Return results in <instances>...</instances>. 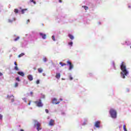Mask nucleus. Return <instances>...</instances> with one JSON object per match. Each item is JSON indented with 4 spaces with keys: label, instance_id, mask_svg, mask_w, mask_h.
I'll list each match as a JSON object with an SVG mask.
<instances>
[{
    "label": "nucleus",
    "instance_id": "c756f323",
    "mask_svg": "<svg viewBox=\"0 0 131 131\" xmlns=\"http://www.w3.org/2000/svg\"><path fill=\"white\" fill-rule=\"evenodd\" d=\"M69 46H71V47H72V45H73V42H69Z\"/></svg>",
    "mask_w": 131,
    "mask_h": 131
},
{
    "label": "nucleus",
    "instance_id": "e433bc0d",
    "mask_svg": "<svg viewBox=\"0 0 131 131\" xmlns=\"http://www.w3.org/2000/svg\"><path fill=\"white\" fill-rule=\"evenodd\" d=\"M3 74L2 73L0 72V76H3Z\"/></svg>",
    "mask_w": 131,
    "mask_h": 131
},
{
    "label": "nucleus",
    "instance_id": "4be33fe9",
    "mask_svg": "<svg viewBox=\"0 0 131 131\" xmlns=\"http://www.w3.org/2000/svg\"><path fill=\"white\" fill-rule=\"evenodd\" d=\"M19 85V83L17 82H16L14 84V88H17Z\"/></svg>",
    "mask_w": 131,
    "mask_h": 131
},
{
    "label": "nucleus",
    "instance_id": "393cba45",
    "mask_svg": "<svg viewBox=\"0 0 131 131\" xmlns=\"http://www.w3.org/2000/svg\"><path fill=\"white\" fill-rule=\"evenodd\" d=\"M123 129L124 131H127V129H126V127H125V125H123Z\"/></svg>",
    "mask_w": 131,
    "mask_h": 131
},
{
    "label": "nucleus",
    "instance_id": "58836bf2",
    "mask_svg": "<svg viewBox=\"0 0 131 131\" xmlns=\"http://www.w3.org/2000/svg\"><path fill=\"white\" fill-rule=\"evenodd\" d=\"M126 92H129V89H126Z\"/></svg>",
    "mask_w": 131,
    "mask_h": 131
},
{
    "label": "nucleus",
    "instance_id": "4468645a",
    "mask_svg": "<svg viewBox=\"0 0 131 131\" xmlns=\"http://www.w3.org/2000/svg\"><path fill=\"white\" fill-rule=\"evenodd\" d=\"M43 71V70L41 68H38V72L39 73H41Z\"/></svg>",
    "mask_w": 131,
    "mask_h": 131
},
{
    "label": "nucleus",
    "instance_id": "7c9ffc66",
    "mask_svg": "<svg viewBox=\"0 0 131 131\" xmlns=\"http://www.w3.org/2000/svg\"><path fill=\"white\" fill-rule=\"evenodd\" d=\"M36 83L37 84H39V80H37L36 81Z\"/></svg>",
    "mask_w": 131,
    "mask_h": 131
},
{
    "label": "nucleus",
    "instance_id": "9b49d317",
    "mask_svg": "<svg viewBox=\"0 0 131 131\" xmlns=\"http://www.w3.org/2000/svg\"><path fill=\"white\" fill-rule=\"evenodd\" d=\"M17 74H18L20 76H23V77H24V75H25V74H24V73H23V72H18Z\"/></svg>",
    "mask_w": 131,
    "mask_h": 131
},
{
    "label": "nucleus",
    "instance_id": "473e14b6",
    "mask_svg": "<svg viewBox=\"0 0 131 131\" xmlns=\"http://www.w3.org/2000/svg\"><path fill=\"white\" fill-rule=\"evenodd\" d=\"M45 111H46V113H49V110L46 109Z\"/></svg>",
    "mask_w": 131,
    "mask_h": 131
},
{
    "label": "nucleus",
    "instance_id": "a19ab883",
    "mask_svg": "<svg viewBox=\"0 0 131 131\" xmlns=\"http://www.w3.org/2000/svg\"><path fill=\"white\" fill-rule=\"evenodd\" d=\"M59 3H62V0H59Z\"/></svg>",
    "mask_w": 131,
    "mask_h": 131
},
{
    "label": "nucleus",
    "instance_id": "f257e3e1",
    "mask_svg": "<svg viewBox=\"0 0 131 131\" xmlns=\"http://www.w3.org/2000/svg\"><path fill=\"white\" fill-rule=\"evenodd\" d=\"M121 70L122 72L121 73V77L122 78H125V76H127V74H128V71L126 70V66H125V63L124 62H122L120 66Z\"/></svg>",
    "mask_w": 131,
    "mask_h": 131
},
{
    "label": "nucleus",
    "instance_id": "f03ea898",
    "mask_svg": "<svg viewBox=\"0 0 131 131\" xmlns=\"http://www.w3.org/2000/svg\"><path fill=\"white\" fill-rule=\"evenodd\" d=\"M110 114L112 118H116L117 117V112L113 108L110 110Z\"/></svg>",
    "mask_w": 131,
    "mask_h": 131
},
{
    "label": "nucleus",
    "instance_id": "a211bd4d",
    "mask_svg": "<svg viewBox=\"0 0 131 131\" xmlns=\"http://www.w3.org/2000/svg\"><path fill=\"white\" fill-rule=\"evenodd\" d=\"M24 55H25V54L24 53H21L20 54H19L18 55V58H21V57H23V56H24Z\"/></svg>",
    "mask_w": 131,
    "mask_h": 131
},
{
    "label": "nucleus",
    "instance_id": "20e7f679",
    "mask_svg": "<svg viewBox=\"0 0 131 131\" xmlns=\"http://www.w3.org/2000/svg\"><path fill=\"white\" fill-rule=\"evenodd\" d=\"M35 103L37 107H42V106H43L42 103H41V100L40 99H39L38 101H35Z\"/></svg>",
    "mask_w": 131,
    "mask_h": 131
},
{
    "label": "nucleus",
    "instance_id": "b1692460",
    "mask_svg": "<svg viewBox=\"0 0 131 131\" xmlns=\"http://www.w3.org/2000/svg\"><path fill=\"white\" fill-rule=\"evenodd\" d=\"M20 37L18 36L17 38L14 39V41H17V40H19Z\"/></svg>",
    "mask_w": 131,
    "mask_h": 131
},
{
    "label": "nucleus",
    "instance_id": "de8ad7c7",
    "mask_svg": "<svg viewBox=\"0 0 131 131\" xmlns=\"http://www.w3.org/2000/svg\"><path fill=\"white\" fill-rule=\"evenodd\" d=\"M129 8H130V6H129Z\"/></svg>",
    "mask_w": 131,
    "mask_h": 131
},
{
    "label": "nucleus",
    "instance_id": "bb28decb",
    "mask_svg": "<svg viewBox=\"0 0 131 131\" xmlns=\"http://www.w3.org/2000/svg\"><path fill=\"white\" fill-rule=\"evenodd\" d=\"M52 39L54 41H56V39H55V36H52Z\"/></svg>",
    "mask_w": 131,
    "mask_h": 131
},
{
    "label": "nucleus",
    "instance_id": "c03bdc74",
    "mask_svg": "<svg viewBox=\"0 0 131 131\" xmlns=\"http://www.w3.org/2000/svg\"><path fill=\"white\" fill-rule=\"evenodd\" d=\"M25 99V102H27V101H26V98H24Z\"/></svg>",
    "mask_w": 131,
    "mask_h": 131
},
{
    "label": "nucleus",
    "instance_id": "dca6fc26",
    "mask_svg": "<svg viewBox=\"0 0 131 131\" xmlns=\"http://www.w3.org/2000/svg\"><path fill=\"white\" fill-rule=\"evenodd\" d=\"M59 64H60V65H61V66L62 67H63V66H66V63H63V62H59Z\"/></svg>",
    "mask_w": 131,
    "mask_h": 131
},
{
    "label": "nucleus",
    "instance_id": "c85d7f7f",
    "mask_svg": "<svg viewBox=\"0 0 131 131\" xmlns=\"http://www.w3.org/2000/svg\"><path fill=\"white\" fill-rule=\"evenodd\" d=\"M11 97H14V96H13V95H11V96L8 95V96H7L8 99H10V98H11Z\"/></svg>",
    "mask_w": 131,
    "mask_h": 131
},
{
    "label": "nucleus",
    "instance_id": "f704fd0d",
    "mask_svg": "<svg viewBox=\"0 0 131 131\" xmlns=\"http://www.w3.org/2000/svg\"><path fill=\"white\" fill-rule=\"evenodd\" d=\"M0 119H3V115L0 114Z\"/></svg>",
    "mask_w": 131,
    "mask_h": 131
},
{
    "label": "nucleus",
    "instance_id": "37998d69",
    "mask_svg": "<svg viewBox=\"0 0 131 131\" xmlns=\"http://www.w3.org/2000/svg\"><path fill=\"white\" fill-rule=\"evenodd\" d=\"M33 69L34 70H36V68H34Z\"/></svg>",
    "mask_w": 131,
    "mask_h": 131
},
{
    "label": "nucleus",
    "instance_id": "412c9836",
    "mask_svg": "<svg viewBox=\"0 0 131 131\" xmlns=\"http://www.w3.org/2000/svg\"><path fill=\"white\" fill-rule=\"evenodd\" d=\"M30 2L31 3H33L34 5L36 4V2H35V1H34V0H30Z\"/></svg>",
    "mask_w": 131,
    "mask_h": 131
},
{
    "label": "nucleus",
    "instance_id": "7ed1b4c3",
    "mask_svg": "<svg viewBox=\"0 0 131 131\" xmlns=\"http://www.w3.org/2000/svg\"><path fill=\"white\" fill-rule=\"evenodd\" d=\"M34 125L35 127H37V130L39 131L41 129V124L39 123L37 120H34Z\"/></svg>",
    "mask_w": 131,
    "mask_h": 131
},
{
    "label": "nucleus",
    "instance_id": "4c0bfd02",
    "mask_svg": "<svg viewBox=\"0 0 131 131\" xmlns=\"http://www.w3.org/2000/svg\"><path fill=\"white\" fill-rule=\"evenodd\" d=\"M14 65H15V66H17V62H14Z\"/></svg>",
    "mask_w": 131,
    "mask_h": 131
},
{
    "label": "nucleus",
    "instance_id": "39448f33",
    "mask_svg": "<svg viewBox=\"0 0 131 131\" xmlns=\"http://www.w3.org/2000/svg\"><path fill=\"white\" fill-rule=\"evenodd\" d=\"M67 64L68 65H69V70H72V69H73V67H74V66L73 64H72V63H71V62H70V61H68L67 62Z\"/></svg>",
    "mask_w": 131,
    "mask_h": 131
},
{
    "label": "nucleus",
    "instance_id": "ddd939ff",
    "mask_svg": "<svg viewBox=\"0 0 131 131\" xmlns=\"http://www.w3.org/2000/svg\"><path fill=\"white\" fill-rule=\"evenodd\" d=\"M15 20H16V19L15 18H13L12 19H12H8V22L9 23H12V22H13V21H15Z\"/></svg>",
    "mask_w": 131,
    "mask_h": 131
},
{
    "label": "nucleus",
    "instance_id": "6ab92c4d",
    "mask_svg": "<svg viewBox=\"0 0 131 131\" xmlns=\"http://www.w3.org/2000/svg\"><path fill=\"white\" fill-rule=\"evenodd\" d=\"M82 7H83V8L84 9V10H85L86 11L87 10H89V7H88L87 6H82Z\"/></svg>",
    "mask_w": 131,
    "mask_h": 131
},
{
    "label": "nucleus",
    "instance_id": "0eeeda50",
    "mask_svg": "<svg viewBox=\"0 0 131 131\" xmlns=\"http://www.w3.org/2000/svg\"><path fill=\"white\" fill-rule=\"evenodd\" d=\"M52 103L53 104H55V105H57L58 104H60V101H58V100H57V99L54 98L52 100Z\"/></svg>",
    "mask_w": 131,
    "mask_h": 131
},
{
    "label": "nucleus",
    "instance_id": "a878e982",
    "mask_svg": "<svg viewBox=\"0 0 131 131\" xmlns=\"http://www.w3.org/2000/svg\"><path fill=\"white\" fill-rule=\"evenodd\" d=\"M43 62H47V61H48V59H47V58L45 57L43 59Z\"/></svg>",
    "mask_w": 131,
    "mask_h": 131
},
{
    "label": "nucleus",
    "instance_id": "c9c22d12",
    "mask_svg": "<svg viewBox=\"0 0 131 131\" xmlns=\"http://www.w3.org/2000/svg\"><path fill=\"white\" fill-rule=\"evenodd\" d=\"M70 80H72V79H73V78H72L71 76H70Z\"/></svg>",
    "mask_w": 131,
    "mask_h": 131
},
{
    "label": "nucleus",
    "instance_id": "2f4dec72",
    "mask_svg": "<svg viewBox=\"0 0 131 131\" xmlns=\"http://www.w3.org/2000/svg\"><path fill=\"white\" fill-rule=\"evenodd\" d=\"M30 95H31V96H32V97H33V92H30Z\"/></svg>",
    "mask_w": 131,
    "mask_h": 131
},
{
    "label": "nucleus",
    "instance_id": "a18cd8bd",
    "mask_svg": "<svg viewBox=\"0 0 131 131\" xmlns=\"http://www.w3.org/2000/svg\"><path fill=\"white\" fill-rule=\"evenodd\" d=\"M20 131H24L23 129H20Z\"/></svg>",
    "mask_w": 131,
    "mask_h": 131
},
{
    "label": "nucleus",
    "instance_id": "f8f14e48",
    "mask_svg": "<svg viewBox=\"0 0 131 131\" xmlns=\"http://www.w3.org/2000/svg\"><path fill=\"white\" fill-rule=\"evenodd\" d=\"M56 78H57V79H59L60 77H61V75H60V73H57L55 76Z\"/></svg>",
    "mask_w": 131,
    "mask_h": 131
},
{
    "label": "nucleus",
    "instance_id": "f3484780",
    "mask_svg": "<svg viewBox=\"0 0 131 131\" xmlns=\"http://www.w3.org/2000/svg\"><path fill=\"white\" fill-rule=\"evenodd\" d=\"M27 11V9H24L21 10V14H24L25 12Z\"/></svg>",
    "mask_w": 131,
    "mask_h": 131
},
{
    "label": "nucleus",
    "instance_id": "ea45409f",
    "mask_svg": "<svg viewBox=\"0 0 131 131\" xmlns=\"http://www.w3.org/2000/svg\"><path fill=\"white\" fill-rule=\"evenodd\" d=\"M14 98H12V99H11V102H14Z\"/></svg>",
    "mask_w": 131,
    "mask_h": 131
},
{
    "label": "nucleus",
    "instance_id": "9d476101",
    "mask_svg": "<svg viewBox=\"0 0 131 131\" xmlns=\"http://www.w3.org/2000/svg\"><path fill=\"white\" fill-rule=\"evenodd\" d=\"M40 35L42 37V38H43V39H46V37H47V35L41 33H40Z\"/></svg>",
    "mask_w": 131,
    "mask_h": 131
},
{
    "label": "nucleus",
    "instance_id": "72a5a7b5",
    "mask_svg": "<svg viewBox=\"0 0 131 131\" xmlns=\"http://www.w3.org/2000/svg\"><path fill=\"white\" fill-rule=\"evenodd\" d=\"M30 22V20L28 19L27 21V24H28V23H29Z\"/></svg>",
    "mask_w": 131,
    "mask_h": 131
},
{
    "label": "nucleus",
    "instance_id": "aec40b11",
    "mask_svg": "<svg viewBox=\"0 0 131 131\" xmlns=\"http://www.w3.org/2000/svg\"><path fill=\"white\" fill-rule=\"evenodd\" d=\"M14 70H16V71H19V68H18V67L17 66L14 67Z\"/></svg>",
    "mask_w": 131,
    "mask_h": 131
},
{
    "label": "nucleus",
    "instance_id": "1a4fd4ad",
    "mask_svg": "<svg viewBox=\"0 0 131 131\" xmlns=\"http://www.w3.org/2000/svg\"><path fill=\"white\" fill-rule=\"evenodd\" d=\"M28 78L29 80H30V81H32V80H33V77H32V75H29L28 76Z\"/></svg>",
    "mask_w": 131,
    "mask_h": 131
},
{
    "label": "nucleus",
    "instance_id": "423d86ee",
    "mask_svg": "<svg viewBox=\"0 0 131 131\" xmlns=\"http://www.w3.org/2000/svg\"><path fill=\"white\" fill-rule=\"evenodd\" d=\"M49 125H50V126H54V125H55V120L51 119L49 122Z\"/></svg>",
    "mask_w": 131,
    "mask_h": 131
},
{
    "label": "nucleus",
    "instance_id": "79ce46f5",
    "mask_svg": "<svg viewBox=\"0 0 131 131\" xmlns=\"http://www.w3.org/2000/svg\"><path fill=\"white\" fill-rule=\"evenodd\" d=\"M31 102V101H29V103H28V105H30Z\"/></svg>",
    "mask_w": 131,
    "mask_h": 131
},
{
    "label": "nucleus",
    "instance_id": "cd10ccee",
    "mask_svg": "<svg viewBox=\"0 0 131 131\" xmlns=\"http://www.w3.org/2000/svg\"><path fill=\"white\" fill-rule=\"evenodd\" d=\"M16 80L17 81H20V78L19 77L16 78Z\"/></svg>",
    "mask_w": 131,
    "mask_h": 131
},
{
    "label": "nucleus",
    "instance_id": "2eb2a0df",
    "mask_svg": "<svg viewBox=\"0 0 131 131\" xmlns=\"http://www.w3.org/2000/svg\"><path fill=\"white\" fill-rule=\"evenodd\" d=\"M69 37H70L71 39H74V37L73 36V35L71 34H69Z\"/></svg>",
    "mask_w": 131,
    "mask_h": 131
},
{
    "label": "nucleus",
    "instance_id": "49530a36",
    "mask_svg": "<svg viewBox=\"0 0 131 131\" xmlns=\"http://www.w3.org/2000/svg\"><path fill=\"white\" fill-rule=\"evenodd\" d=\"M60 101H62V99H60Z\"/></svg>",
    "mask_w": 131,
    "mask_h": 131
},
{
    "label": "nucleus",
    "instance_id": "5701e85b",
    "mask_svg": "<svg viewBox=\"0 0 131 131\" xmlns=\"http://www.w3.org/2000/svg\"><path fill=\"white\" fill-rule=\"evenodd\" d=\"M14 12H15L17 14V13H19V10L17 9H15Z\"/></svg>",
    "mask_w": 131,
    "mask_h": 131
},
{
    "label": "nucleus",
    "instance_id": "6e6552de",
    "mask_svg": "<svg viewBox=\"0 0 131 131\" xmlns=\"http://www.w3.org/2000/svg\"><path fill=\"white\" fill-rule=\"evenodd\" d=\"M100 121L95 122V127H98V128L100 127Z\"/></svg>",
    "mask_w": 131,
    "mask_h": 131
}]
</instances>
